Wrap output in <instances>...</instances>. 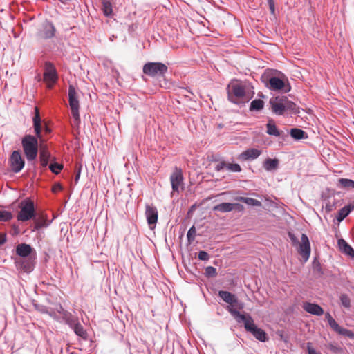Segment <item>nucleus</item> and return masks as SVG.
<instances>
[{
    "label": "nucleus",
    "mask_w": 354,
    "mask_h": 354,
    "mask_svg": "<svg viewBox=\"0 0 354 354\" xmlns=\"http://www.w3.org/2000/svg\"><path fill=\"white\" fill-rule=\"evenodd\" d=\"M33 127L37 138L31 135H26L21 140L23 150L28 161H32L36 159L38 153L37 138L41 139V118L37 106L35 107Z\"/></svg>",
    "instance_id": "1"
},
{
    "label": "nucleus",
    "mask_w": 354,
    "mask_h": 354,
    "mask_svg": "<svg viewBox=\"0 0 354 354\" xmlns=\"http://www.w3.org/2000/svg\"><path fill=\"white\" fill-rule=\"evenodd\" d=\"M227 90L229 100L234 104H244L252 97L246 93L245 84L237 80H232Z\"/></svg>",
    "instance_id": "2"
},
{
    "label": "nucleus",
    "mask_w": 354,
    "mask_h": 354,
    "mask_svg": "<svg viewBox=\"0 0 354 354\" xmlns=\"http://www.w3.org/2000/svg\"><path fill=\"white\" fill-rule=\"evenodd\" d=\"M269 104L272 111L279 115L286 112L298 113V107L296 104L288 100L286 96L279 95L270 99Z\"/></svg>",
    "instance_id": "3"
},
{
    "label": "nucleus",
    "mask_w": 354,
    "mask_h": 354,
    "mask_svg": "<svg viewBox=\"0 0 354 354\" xmlns=\"http://www.w3.org/2000/svg\"><path fill=\"white\" fill-rule=\"evenodd\" d=\"M68 101L73 117L72 125L78 127L80 123L79 113L80 104L77 93L73 85H70L68 87Z\"/></svg>",
    "instance_id": "4"
},
{
    "label": "nucleus",
    "mask_w": 354,
    "mask_h": 354,
    "mask_svg": "<svg viewBox=\"0 0 354 354\" xmlns=\"http://www.w3.org/2000/svg\"><path fill=\"white\" fill-rule=\"evenodd\" d=\"M19 208L20 211L17 216L18 221L24 222L35 217V206L32 200L27 198L22 201L19 204Z\"/></svg>",
    "instance_id": "5"
},
{
    "label": "nucleus",
    "mask_w": 354,
    "mask_h": 354,
    "mask_svg": "<svg viewBox=\"0 0 354 354\" xmlns=\"http://www.w3.org/2000/svg\"><path fill=\"white\" fill-rule=\"evenodd\" d=\"M167 70V66L161 62H147L142 69L144 74L151 77L164 76Z\"/></svg>",
    "instance_id": "6"
},
{
    "label": "nucleus",
    "mask_w": 354,
    "mask_h": 354,
    "mask_svg": "<svg viewBox=\"0 0 354 354\" xmlns=\"http://www.w3.org/2000/svg\"><path fill=\"white\" fill-rule=\"evenodd\" d=\"M10 169L14 173H19L25 165V161L19 151H14L8 160Z\"/></svg>",
    "instance_id": "7"
},
{
    "label": "nucleus",
    "mask_w": 354,
    "mask_h": 354,
    "mask_svg": "<svg viewBox=\"0 0 354 354\" xmlns=\"http://www.w3.org/2000/svg\"><path fill=\"white\" fill-rule=\"evenodd\" d=\"M57 80V74L53 64L46 62L44 73V81L46 83L48 88H51Z\"/></svg>",
    "instance_id": "8"
},
{
    "label": "nucleus",
    "mask_w": 354,
    "mask_h": 354,
    "mask_svg": "<svg viewBox=\"0 0 354 354\" xmlns=\"http://www.w3.org/2000/svg\"><path fill=\"white\" fill-rule=\"evenodd\" d=\"M218 296L229 306H227V310L229 311L230 307L236 308L238 309H242L243 308V304L239 301L235 295L225 290H220L218 292Z\"/></svg>",
    "instance_id": "9"
},
{
    "label": "nucleus",
    "mask_w": 354,
    "mask_h": 354,
    "mask_svg": "<svg viewBox=\"0 0 354 354\" xmlns=\"http://www.w3.org/2000/svg\"><path fill=\"white\" fill-rule=\"evenodd\" d=\"M326 319L328 320V324L330 328L339 335L348 337L349 338H354V333L351 330L340 326L336 321L333 318L329 313H326Z\"/></svg>",
    "instance_id": "10"
},
{
    "label": "nucleus",
    "mask_w": 354,
    "mask_h": 354,
    "mask_svg": "<svg viewBox=\"0 0 354 354\" xmlns=\"http://www.w3.org/2000/svg\"><path fill=\"white\" fill-rule=\"evenodd\" d=\"M145 214L149 228L153 230L156 225L158 218L157 208L152 205H146Z\"/></svg>",
    "instance_id": "11"
},
{
    "label": "nucleus",
    "mask_w": 354,
    "mask_h": 354,
    "mask_svg": "<svg viewBox=\"0 0 354 354\" xmlns=\"http://www.w3.org/2000/svg\"><path fill=\"white\" fill-rule=\"evenodd\" d=\"M170 181L173 191L179 192L183 185V175L180 169L175 168L170 176Z\"/></svg>",
    "instance_id": "12"
},
{
    "label": "nucleus",
    "mask_w": 354,
    "mask_h": 354,
    "mask_svg": "<svg viewBox=\"0 0 354 354\" xmlns=\"http://www.w3.org/2000/svg\"><path fill=\"white\" fill-rule=\"evenodd\" d=\"M245 330L251 333L253 336L261 342H266L268 338L266 333L261 328H258L254 323L251 324V322L245 324Z\"/></svg>",
    "instance_id": "13"
},
{
    "label": "nucleus",
    "mask_w": 354,
    "mask_h": 354,
    "mask_svg": "<svg viewBox=\"0 0 354 354\" xmlns=\"http://www.w3.org/2000/svg\"><path fill=\"white\" fill-rule=\"evenodd\" d=\"M299 254L306 261L310 254V245L308 236L305 234H302L301 243H299Z\"/></svg>",
    "instance_id": "14"
},
{
    "label": "nucleus",
    "mask_w": 354,
    "mask_h": 354,
    "mask_svg": "<svg viewBox=\"0 0 354 354\" xmlns=\"http://www.w3.org/2000/svg\"><path fill=\"white\" fill-rule=\"evenodd\" d=\"M55 28L51 23L44 24L42 29L38 32V37L41 39H50L55 36Z\"/></svg>",
    "instance_id": "15"
},
{
    "label": "nucleus",
    "mask_w": 354,
    "mask_h": 354,
    "mask_svg": "<svg viewBox=\"0 0 354 354\" xmlns=\"http://www.w3.org/2000/svg\"><path fill=\"white\" fill-rule=\"evenodd\" d=\"M239 309L234 308L230 307L229 309V313L236 319L238 322H243L244 327L245 328V324H248L251 322V324L254 322L253 319L249 315H245L244 314H241L239 311Z\"/></svg>",
    "instance_id": "16"
},
{
    "label": "nucleus",
    "mask_w": 354,
    "mask_h": 354,
    "mask_svg": "<svg viewBox=\"0 0 354 354\" xmlns=\"http://www.w3.org/2000/svg\"><path fill=\"white\" fill-rule=\"evenodd\" d=\"M302 307L307 313L314 315L319 316L324 314L323 308L316 304L304 302Z\"/></svg>",
    "instance_id": "17"
},
{
    "label": "nucleus",
    "mask_w": 354,
    "mask_h": 354,
    "mask_svg": "<svg viewBox=\"0 0 354 354\" xmlns=\"http://www.w3.org/2000/svg\"><path fill=\"white\" fill-rule=\"evenodd\" d=\"M261 155V151L257 149H249L240 154V158L243 160H254Z\"/></svg>",
    "instance_id": "18"
},
{
    "label": "nucleus",
    "mask_w": 354,
    "mask_h": 354,
    "mask_svg": "<svg viewBox=\"0 0 354 354\" xmlns=\"http://www.w3.org/2000/svg\"><path fill=\"white\" fill-rule=\"evenodd\" d=\"M337 243L339 249L342 252L349 257H354V250L346 242L344 239H339Z\"/></svg>",
    "instance_id": "19"
},
{
    "label": "nucleus",
    "mask_w": 354,
    "mask_h": 354,
    "mask_svg": "<svg viewBox=\"0 0 354 354\" xmlns=\"http://www.w3.org/2000/svg\"><path fill=\"white\" fill-rule=\"evenodd\" d=\"M31 252L32 248L30 245L26 243L19 244L16 248L17 254L21 257H28L31 253Z\"/></svg>",
    "instance_id": "20"
},
{
    "label": "nucleus",
    "mask_w": 354,
    "mask_h": 354,
    "mask_svg": "<svg viewBox=\"0 0 354 354\" xmlns=\"http://www.w3.org/2000/svg\"><path fill=\"white\" fill-rule=\"evenodd\" d=\"M270 88L274 91L281 90L284 86V82L279 77H273L269 80Z\"/></svg>",
    "instance_id": "21"
},
{
    "label": "nucleus",
    "mask_w": 354,
    "mask_h": 354,
    "mask_svg": "<svg viewBox=\"0 0 354 354\" xmlns=\"http://www.w3.org/2000/svg\"><path fill=\"white\" fill-rule=\"evenodd\" d=\"M337 186L342 189H353L354 188V180L348 178H339L337 180Z\"/></svg>",
    "instance_id": "22"
},
{
    "label": "nucleus",
    "mask_w": 354,
    "mask_h": 354,
    "mask_svg": "<svg viewBox=\"0 0 354 354\" xmlns=\"http://www.w3.org/2000/svg\"><path fill=\"white\" fill-rule=\"evenodd\" d=\"M279 165V160L276 158H268L263 162V167L267 171L275 170Z\"/></svg>",
    "instance_id": "23"
},
{
    "label": "nucleus",
    "mask_w": 354,
    "mask_h": 354,
    "mask_svg": "<svg viewBox=\"0 0 354 354\" xmlns=\"http://www.w3.org/2000/svg\"><path fill=\"white\" fill-rule=\"evenodd\" d=\"M267 128V133L270 136H280L281 133L278 129L277 128L274 121L272 120H269L268 124H266Z\"/></svg>",
    "instance_id": "24"
},
{
    "label": "nucleus",
    "mask_w": 354,
    "mask_h": 354,
    "mask_svg": "<svg viewBox=\"0 0 354 354\" xmlns=\"http://www.w3.org/2000/svg\"><path fill=\"white\" fill-rule=\"evenodd\" d=\"M39 159L41 165L46 167L48 165V160L50 158V152L46 149H41L39 153Z\"/></svg>",
    "instance_id": "25"
},
{
    "label": "nucleus",
    "mask_w": 354,
    "mask_h": 354,
    "mask_svg": "<svg viewBox=\"0 0 354 354\" xmlns=\"http://www.w3.org/2000/svg\"><path fill=\"white\" fill-rule=\"evenodd\" d=\"M234 205V204L231 203H222L216 205L214 207V209L221 212H227L233 210Z\"/></svg>",
    "instance_id": "26"
},
{
    "label": "nucleus",
    "mask_w": 354,
    "mask_h": 354,
    "mask_svg": "<svg viewBox=\"0 0 354 354\" xmlns=\"http://www.w3.org/2000/svg\"><path fill=\"white\" fill-rule=\"evenodd\" d=\"M102 10L106 17H111L113 14L112 4L107 0L102 1Z\"/></svg>",
    "instance_id": "27"
},
{
    "label": "nucleus",
    "mask_w": 354,
    "mask_h": 354,
    "mask_svg": "<svg viewBox=\"0 0 354 354\" xmlns=\"http://www.w3.org/2000/svg\"><path fill=\"white\" fill-rule=\"evenodd\" d=\"M290 136L295 140H301L307 138L306 132L297 128H294L290 130Z\"/></svg>",
    "instance_id": "28"
},
{
    "label": "nucleus",
    "mask_w": 354,
    "mask_h": 354,
    "mask_svg": "<svg viewBox=\"0 0 354 354\" xmlns=\"http://www.w3.org/2000/svg\"><path fill=\"white\" fill-rule=\"evenodd\" d=\"M264 102L260 99H256L252 101L250 104V111H260L263 108Z\"/></svg>",
    "instance_id": "29"
},
{
    "label": "nucleus",
    "mask_w": 354,
    "mask_h": 354,
    "mask_svg": "<svg viewBox=\"0 0 354 354\" xmlns=\"http://www.w3.org/2000/svg\"><path fill=\"white\" fill-rule=\"evenodd\" d=\"M240 201L248 205L259 207L261 206V201L252 198L241 197Z\"/></svg>",
    "instance_id": "30"
},
{
    "label": "nucleus",
    "mask_w": 354,
    "mask_h": 354,
    "mask_svg": "<svg viewBox=\"0 0 354 354\" xmlns=\"http://www.w3.org/2000/svg\"><path fill=\"white\" fill-rule=\"evenodd\" d=\"M74 330L75 334L81 337H86V331L84 330L83 326L78 322L72 327Z\"/></svg>",
    "instance_id": "31"
},
{
    "label": "nucleus",
    "mask_w": 354,
    "mask_h": 354,
    "mask_svg": "<svg viewBox=\"0 0 354 354\" xmlns=\"http://www.w3.org/2000/svg\"><path fill=\"white\" fill-rule=\"evenodd\" d=\"M350 213V209L348 207H344L339 212L337 216V219L338 221H343Z\"/></svg>",
    "instance_id": "32"
},
{
    "label": "nucleus",
    "mask_w": 354,
    "mask_h": 354,
    "mask_svg": "<svg viewBox=\"0 0 354 354\" xmlns=\"http://www.w3.org/2000/svg\"><path fill=\"white\" fill-rule=\"evenodd\" d=\"M64 319L66 323L72 328L76 322H77V319L73 316L71 313H66L64 316Z\"/></svg>",
    "instance_id": "33"
},
{
    "label": "nucleus",
    "mask_w": 354,
    "mask_h": 354,
    "mask_svg": "<svg viewBox=\"0 0 354 354\" xmlns=\"http://www.w3.org/2000/svg\"><path fill=\"white\" fill-rule=\"evenodd\" d=\"M49 169L53 173L58 174L60 172V171L63 169V165L62 164H59L57 162L52 163L49 165Z\"/></svg>",
    "instance_id": "34"
},
{
    "label": "nucleus",
    "mask_w": 354,
    "mask_h": 354,
    "mask_svg": "<svg viewBox=\"0 0 354 354\" xmlns=\"http://www.w3.org/2000/svg\"><path fill=\"white\" fill-rule=\"evenodd\" d=\"M340 301L342 304L346 308H349L351 306V300L348 296L346 294H342L340 296Z\"/></svg>",
    "instance_id": "35"
},
{
    "label": "nucleus",
    "mask_w": 354,
    "mask_h": 354,
    "mask_svg": "<svg viewBox=\"0 0 354 354\" xmlns=\"http://www.w3.org/2000/svg\"><path fill=\"white\" fill-rule=\"evenodd\" d=\"M196 230L194 226H192L188 231L187 236L189 243H192L196 236Z\"/></svg>",
    "instance_id": "36"
},
{
    "label": "nucleus",
    "mask_w": 354,
    "mask_h": 354,
    "mask_svg": "<svg viewBox=\"0 0 354 354\" xmlns=\"http://www.w3.org/2000/svg\"><path fill=\"white\" fill-rule=\"evenodd\" d=\"M12 218V214L7 211L0 210V221H8Z\"/></svg>",
    "instance_id": "37"
},
{
    "label": "nucleus",
    "mask_w": 354,
    "mask_h": 354,
    "mask_svg": "<svg viewBox=\"0 0 354 354\" xmlns=\"http://www.w3.org/2000/svg\"><path fill=\"white\" fill-rule=\"evenodd\" d=\"M205 274L209 277H215L216 275V269L212 266H208L205 268Z\"/></svg>",
    "instance_id": "38"
},
{
    "label": "nucleus",
    "mask_w": 354,
    "mask_h": 354,
    "mask_svg": "<svg viewBox=\"0 0 354 354\" xmlns=\"http://www.w3.org/2000/svg\"><path fill=\"white\" fill-rule=\"evenodd\" d=\"M48 225V223L46 222V220H44L43 218H41L39 220H37L35 222V229L39 230L41 227H46Z\"/></svg>",
    "instance_id": "39"
},
{
    "label": "nucleus",
    "mask_w": 354,
    "mask_h": 354,
    "mask_svg": "<svg viewBox=\"0 0 354 354\" xmlns=\"http://www.w3.org/2000/svg\"><path fill=\"white\" fill-rule=\"evenodd\" d=\"M227 169L235 172H239L241 171V168L238 164H227Z\"/></svg>",
    "instance_id": "40"
},
{
    "label": "nucleus",
    "mask_w": 354,
    "mask_h": 354,
    "mask_svg": "<svg viewBox=\"0 0 354 354\" xmlns=\"http://www.w3.org/2000/svg\"><path fill=\"white\" fill-rule=\"evenodd\" d=\"M270 13L275 15V4L274 0H267Z\"/></svg>",
    "instance_id": "41"
},
{
    "label": "nucleus",
    "mask_w": 354,
    "mask_h": 354,
    "mask_svg": "<svg viewBox=\"0 0 354 354\" xmlns=\"http://www.w3.org/2000/svg\"><path fill=\"white\" fill-rule=\"evenodd\" d=\"M227 169V163L225 162H218L215 165V169L218 171Z\"/></svg>",
    "instance_id": "42"
},
{
    "label": "nucleus",
    "mask_w": 354,
    "mask_h": 354,
    "mask_svg": "<svg viewBox=\"0 0 354 354\" xmlns=\"http://www.w3.org/2000/svg\"><path fill=\"white\" fill-rule=\"evenodd\" d=\"M198 259L202 261H206L209 259V254L205 251H200L198 252Z\"/></svg>",
    "instance_id": "43"
},
{
    "label": "nucleus",
    "mask_w": 354,
    "mask_h": 354,
    "mask_svg": "<svg viewBox=\"0 0 354 354\" xmlns=\"http://www.w3.org/2000/svg\"><path fill=\"white\" fill-rule=\"evenodd\" d=\"M307 351L308 354H321L319 352H317L314 349L312 346V343H307Z\"/></svg>",
    "instance_id": "44"
},
{
    "label": "nucleus",
    "mask_w": 354,
    "mask_h": 354,
    "mask_svg": "<svg viewBox=\"0 0 354 354\" xmlns=\"http://www.w3.org/2000/svg\"><path fill=\"white\" fill-rule=\"evenodd\" d=\"M62 189V187L60 184H55L52 187V191L54 193L61 191Z\"/></svg>",
    "instance_id": "45"
},
{
    "label": "nucleus",
    "mask_w": 354,
    "mask_h": 354,
    "mask_svg": "<svg viewBox=\"0 0 354 354\" xmlns=\"http://www.w3.org/2000/svg\"><path fill=\"white\" fill-rule=\"evenodd\" d=\"M326 208L328 211L331 212L336 209V205L335 203L331 204L330 203H329L328 204L326 205Z\"/></svg>",
    "instance_id": "46"
},
{
    "label": "nucleus",
    "mask_w": 354,
    "mask_h": 354,
    "mask_svg": "<svg viewBox=\"0 0 354 354\" xmlns=\"http://www.w3.org/2000/svg\"><path fill=\"white\" fill-rule=\"evenodd\" d=\"M288 236L290 239L293 244L297 243V239L296 236L291 232H288Z\"/></svg>",
    "instance_id": "47"
},
{
    "label": "nucleus",
    "mask_w": 354,
    "mask_h": 354,
    "mask_svg": "<svg viewBox=\"0 0 354 354\" xmlns=\"http://www.w3.org/2000/svg\"><path fill=\"white\" fill-rule=\"evenodd\" d=\"M23 269L25 272H30L31 270V266L29 263H26L24 265Z\"/></svg>",
    "instance_id": "48"
},
{
    "label": "nucleus",
    "mask_w": 354,
    "mask_h": 354,
    "mask_svg": "<svg viewBox=\"0 0 354 354\" xmlns=\"http://www.w3.org/2000/svg\"><path fill=\"white\" fill-rule=\"evenodd\" d=\"M6 241V234L0 233V245L3 244Z\"/></svg>",
    "instance_id": "49"
},
{
    "label": "nucleus",
    "mask_w": 354,
    "mask_h": 354,
    "mask_svg": "<svg viewBox=\"0 0 354 354\" xmlns=\"http://www.w3.org/2000/svg\"><path fill=\"white\" fill-rule=\"evenodd\" d=\"M80 171H81V166H80L78 167V169H77V174H76V176H75V183H77L80 178Z\"/></svg>",
    "instance_id": "50"
},
{
    "label": "nucleus",
    "mask_w": 354,
    "mask_h": 354,
    "mask_svg": "<svg viewBox=\"0 0 354 354\" xmlns=\"http://www.w3.org/2000/svg\"><path fill=\"white\" fill-rule=\"evenodd\" d=\"M44 131L46 133H49L51 131V129L47 125H46L44 127Z\"/></svg>",
    "instance_id": "51"
},
{
    "label": "nucleus",
    "mask_w": 354,
    "mask_h": 354,
    "mask_svg": "<svg viewBox=\"0 0 354 354\" xmlns=\"http://www.w3.org/2000/svg\"><path fill=\"white\" fill-rule=\"evenodd\" d=\"M346 207H348L349 209H350V212L354 209V205H352V204H350L348 205H347Z\"/></svg>",
    "instance_id": "52"
}]
</instances>
